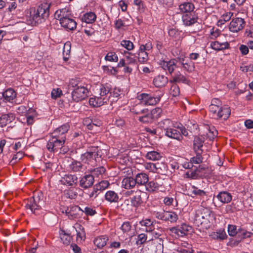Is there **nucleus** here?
I'll list each match as a JSON object with an SVG mask.
<instances>
[{"instance_id": "nucleus-55", "label": "nucleus", "mask_w": 253, "mask_h": 253, "mask_svg": "<svg viewBox=\"0 0 253 253\" xmlns=\"http://www.w3.org/2000/svg\"><path fill=\"white\" fill-rule=\"evenodd\" d=\"M145 232L146 233H143V242L153 240V231H145Z\"/></svg>"}, {"instance_id": "nucleus-12", "label": "nucleus", "mask_w": 253, "mask_h": 253, "mask_svg": "<svg viewBox=\"0 0 253 253\" xmlns=\"http://www.w3.org/2000/svg\"><path fill=\"white\" fill-rule=\"evenodd\" d=\"M182 19L184 25L190 26L197 22L198 16L195 13H185L183 15Z\"/></svg>"}, {"instance_id": "nucleus-39", "label": "nucleus", "mask_w": 253, "mask_h": 253, "mask_svg": "<svg viewBox=\"0 0 253 253\" xmlns=\"http://www.w3.org/2000/svg\"><path fill=\"white\" fill-rule=\"evenodd\" d=\"M141 203V191L139 190L135 192V195L131 199V203L134 206L137 207L140 206Z\"/></svg>"}, {"instance_id": "nucleus-31", "label": "nucleus", "mask_w": 253, "mask_h": 253, "mask_svg": "<svg viewBox=\"0 0 253 253\" xmlns=\"http://www.w3.org/2000/svg\"><path fill=\"white\" fill-rule=\"evenodd\" d=\"M194 8V5L189 2H184L179 5V9L180 11L185 13H191Z\"/></svg>"}, {"instance_id": "nucleus-15", "label": "nucleus", "mask_w": 253, "mask_h": 253, "mask_svg": "<svg viewBox=\"0 0 253 253\" xmlns=\"http://www.w3.org/2000/svg\"><path fill=\"white\" fill-rule=\"evenodd\" d=\"M170 83H183L189 85L190 81L179 72H176L169 81Z\"/></svg>"}, {"instance_id": "nucleus-48", "label": "nucleus", "mask_w": 253, "mask_h": 253, "mask_svg": "<svg viewBox=\"0 0 253 253\" xmlns=\"http://www.w3.org/2000/svg\"><path fill=\"white\" fill-rule=\"evenodd\" d=\"M70 169L74 171H81L83 168V165L80 162L74 161L70 166Z\"/></svg>"}, {"instance_id": "nucleus-62", "label": "nucleus", "mask_w": 253, "mask_h": 253, "mask_svg": "<svg viewBox=\"0 0 253 253\" xmlns=\"http://www.w3.org/2000/svg\"><path fill=\"white\" fill-rule=\"evenodd\" d=\"M32 19L33 22H34L35 24H39L41 23L42 19L40 14L38 15V12L37 11L33 15Z\"/></svg>"}, {"instance_id": "nucleus-7", "label": "nucleus", "mask_w": 253, "mask_h": 253, "mask_svg": "<svg viewBox=\"0 0 253 253\" xmlns=\"http://www.w3.org/2000/svg\"><path fill=\"white\" fill-rule=\"evenodd\" d=\"M88 89L84 86L80 85L75 88L72 92V99L75 102H79L84 99L88 96Z\"/></svg>"}, {"instance_id": "nucleus-10", "label": "nucleus", "mask_w": 253, "mask_h": 253, "mask_svg": "<svg viewBox=\"0 0 253 253\" xmlns=\"http://www.w3.org/2000/svg\"><path fill=\"white\" fill-rule=\"evenodd\" d=\"M178 63L180 64L182 67L188 72H192L194 70V63L190 60H187L184 56H180L177 57Z\"/></svg>"}, {"instance_id": "nucleus-8", "label": "nucleus", "mask_w": 253, "mask_h": 253, "mask_svg": "<svg viewBox=\"0 0 253 253\" xmlns=\"http://www.w3.org/2000/svg\"><path fill=\"white\" fill-rule=\"evenodd\" d=\"M245 25L244 19L240 17L233 18L229 25V30L233 33H237L241 31Z\"/></svg>"}, {"instance_id": "nucleus-4", "label": "nucleus", "mask_w": 253, "mask_h": 253, "mask_svg": "<svg viewBox=\"0 0 253 253\" xmlns=\"http://www.w3.org/2000/svg\"><path fill=\"white\" fill-rule=\"evenodd\" d=\"M66 140L65 136L60 138L51 137L47 143V149L50 152H57L64 144Z\"/></svg>"}, {"instance_id": "nucleus-37", "label": "nucleus", "mask_w": 253, "mask_h": 253, "mask_svg": "<svg viewBox=\"0 0 253 253\" xmlns=\"http://www.w3.org/2000/svg\"><path fill=\"white\" fill-rule=\"evenodd\" d=\"M81 208L78 206H72L68 208L66 210V215L71 219H73L77 216V214L75 212L77 210H80Z\"/></svg>"}, {"instance_id": "nucleus-9", "label": "nucleus", "mask_w": 253, "mask_h": 253, "mask_svg": "<svg viewBox=\"0 0 253 253\" xmlns=\"http://www.w3.org/2000/svg\"><path fill=\"white\" fill-rule=\"evenodd\" d=\"M177 58L171 59L169 61H162L160 63L161 67L171 75L177 67Z\"/></svg>"}, {"instance_id": "nucleus-59", "label": "nucleus", "mask_w": 253, "mask_h": 253, "mask_svg": "<svg viewBox=\"0 0 253 253\" xmlns=\"http://www.w3.org/2000/svg\"><path fill=\"white\" fill-rule=\"evenodd\" d=\"M62 91L59 88L53 89L51 91V97L52 98L56 99L60 97Z\"/></svg>"}, {"instance_id": "nucleus-20", "label": "nucleus", "mask_w": 253, "mask_h": 253, "mask_svg": "<svg viewBox=\"0 0 253 253\" xmlns=\"http://www.w3.org/2000/svg\"><path fill=\"white\" fill-rule=\"evenodd\" d=\"M71 17V14L67 8H63L57 10L55 13V17L56 19L61 21V20L67 19Z\"/></svg>"}, {"instance_id": "nucleus-29", "label": "nucleus", "mask_w": 253, "mask_h": 253, "mask_svg": "<svg viewBox=\"0 0 253 253\" xmlns=\"http://www.w3.org/2000/svg\"><path fill=\"white\" fill-rule=\"evenodd\" d=\"M174 123L169 119H164L160 121L158 126L159 127L165 131V133L169 130L174 125Z\"/></svg>"}, {"instance_id": "nucleus-63", "label": "nucleus", "mask_w": 253, "mask_h": 253, "mask_svg": "<svg viewBox=\"0 0 253 253\" xmlns=\"http://www.w3.org/2000/svg\"><path fill=\"white\" fill-rule=\"evenodd\" d=\"M216 237H214L217 239L224 240L226 237V235L225 232L224 231H219L216 232Z\"/></svg>"}, {"instance_id": "nucleus-6", "label": "nucleus", "mask_w": 253, "mask_h": 253, "mask_svg": "<svg viewBox=\"0 0 253 253\" xmlns=\"http://www.w3.org/2000/svg\"><path fill=\"white\" fill-rule=\"evenodd\" d=\"M42 193H38L37 195L31 197L25 205L27 209H29L32 212H35L36 210H39L41 208V204L42 201L41 200L40 197Z\"/></svg>"}, {"instance_id": "nucleus-13", "label": "nucleus", "mask_w": 253, "mask_h": 253, "mask_svg": "<svg viewBox=\"0 0 253 253\" xmlns=\"http://www.w3.org/2000/svg\"><path fill=\"white\" fill-rule=\"evenodd\" d=\"M165 134L169 138L177 140H180L182 139V136L179 132V126H176L175 125L166 131Z\"/></svg>"}, {"instance_id": "nucleus-61", "label": "nucleus", "mask_w": 253, "mask_h": 253, "mask_svg": "<svg viewBox=\"0 0 253 253\" xmlns=\"http://www.w3.org/2000/svg\"><path fill=\"white\" fill-rule=\"evenodd\" d=\"M88 152L96 158H97L99 155L98 147H92L90 148Z\"/></svg>"}, {"instance_id": "nucleus-44", "label": "nucleus", "mask_w": 253, "mask_h": 253, "mask_svg": "<svg viewBox=\"0 0 253 253\" xmlns=\"http://www.w3.org/2000/svg\"><path fill=\"white\" fill-rule=\"evenodd\" d=\"M232 16L233 13L230 12L224 14L218 21V25H222L229 21Z\"/></svg>"}, {"instance_id": "nucleus-52", "label": "nucleus", "mask_w": 253, "mask_h": 253, "mask_svg": "<svg viewBox=\"0 0 253 253\" xmlns=\"http://www.w3.org/2000/svg\"><path fill=\"white\" fill-rule=\"evenodd\" d=\"M121 44L128 50H131L133 48V44L130 41L123 40L121 42Z\"/></svg>"}, {"instance_id": "nucleus-38", "label": "nucleus", "mask_w": 253, "mask_h": 253, "mask_svg": "<svg viewBox=\"0 0 253 253\" xmlns=\"http://www.w3.org/2000/svg\"><path fill=\"white\" fill-rule=\"evenodd\" d=\"M178 219L177 214L171 211H166L165 214V221H169L170 222H175Z\"/></svg>"}, {"instance_id": "nucleus-50", "label": "nucleus", "mask_w": 253, "mask_h": 253, "mask_svg": "<svg viewBox=\"0 0 253 253\" xmlns=\"http://www.w3.org/2000/svg\"><path fill=\"white\" fill-rule=\"evenodd\" d=\"M24 156V153L22 151H19L13 156L10 163L12 165L15 164L19 160H21Z\"/></svg>"}, {"instance_id": "nucleus-28", "label": "nucleus", "mask_w": 253, "mask_h": 253, "mask_svg": "<svg viewBox=\"0 0 253 253\" xmlns=\"http://www.w3.org/2000/svg\"><path fill=\"white\" fill-rule=\"evenodd\" d=\"M105 200L110 203H117L119 201V196L114 191H108L105 195Z\"/></svg>"}, {"instance_id": "nucleus-43", "label": "nucleus", "mask_w": 253, "mask_h": 253, "mask_svg": "<svg viewBox=\"0 0 253 253\" xmlns=\"http://www.w3.org/2000/svg\"><path fill=\"white\" fill-rule=\"evenodd\" d=\"M169 93L173 97L177 96L180 94V88L177 84L171 83Z\"/></svg>"}, {"instance_id": "nucleus-26", "label": "nucleus", "mask_w": 253, "mask_h": 253, "mask_svg": "<svg viewBox=\"0 0 253 253\" xmlns=\"http://www.w3.org/2000/svg\"><path fill=\"white\" fill-rule=\"evenodd\" d=\"M217 199L221 203H228L232 200V195L226 191H221L216 196Z\"/></svg>"}, {"instance_id": "nucleus-27", "label": "nucleus", "mask_w": 253, "mask_h": 253, "mask_svg": "<svg viewBox=\"0 0 253 253\" xmlns=\"http://www.w3.org/2000/svg\"><path fill=\"white\" fill-rule=\"evenodd\" d=\"M210 45L215 50H222L228 49L229 47V44L228 42H219L218 41L211 42Z\"/></svg>"}, {"instance_id": "nucleus-51", "label": "nucleus", "mask_w": 253, "mask_h": 253, "mask_svg": "<svg viewBox=\"0 0 253 253\" xmlns=\"http://www.w3.org/2000/svg\"><path fill=\"white\" fill-rule=\"evenodd\" d=\"M228 234L230 236H234L239 234V230L237 231L236 226L233 225H229L228 227Z\"/></svg>"}, {"instance_id": "nucleus-23", "label": "nucleus", "mask_w": 253, "mask_h": 253, "mask_svg": "<svg viewBox=\"0 0 253 253\" xmlns=\"http://www.w3.org/2000/svg\"><path fill=\"white\" fill-rule=\"evenodd\" d=\"M143 186H145V188L146 191L148 192H153L154 191L157 187L156 184L153 182H148V175L143 173Z\"/></svg>"}, {"instance_id": "nucleus-24", "label": "nucleus", "mask_w": 253, "mask_h": 253, "mask_svg": "<svg viewBox=\"0 0 253 253\" xmlns=\"http://www.w3.org/2000/svg\"><path fill=\"white\" fill-rule=\"evenodd\" d=\"M204 141V137L203 136H195L193 141L194 150L203 151L202 148Z\"/></svg>"}, {"instance_id": "nucleus-19", "label": "nucleus", "mask_w": 253, "mask_h": 253, "mask_svg": "<svg viewBox=\"0 0 253 253\" xmlns=\"http://www.w3.org/2000/svg\"><path fill=\"white\" fill-rule=\"evenodd\" d=\"M159 97H155L150 94L143 93V104L146 105H154L159 102Z\"/></svg>"}, {"instance_id": "nucleus-5", "label": "nucleus", "mask_w": 253, "mask_h": 253, "mask_svg": "<svg viewBox=\"0 0 253 253\" xmlns=\"http://www.w3.org/2000/svg\"><path fill=\"white\" fill-rule=\"evenodd\" d=\"M191 229V227L186 224H182L181 225L171 227L169 229L170 234L175 237H183L187 235L188 232Z\"/></svg>"}, {"instance_id": "nucleus-41", "label": "nucleus", "mask_w": 253, "mask_h": 253, "mask_svg": "<svg viewBox=\"0 0 253 253\" xmlns=\"http://www.w3.org/2000/svg\"><path fill=\"white\" fill-rule=\"evenodd\" d=\"M105 171L106 169L103 167H99L90 170V172H91L90 174H92L93 177L95 176L99 178L100 177H102V176L105 173Z\"/></svg>"}, {"instance_id": "nucleus-33", "label": "nucleus", "mask_w": 253, "mask_h": 253, "mask_svg": "<svg viewBox=\"0 0 253 253\" xmlns=\"http://www.w3.org/2000/svg\"><path fill=\"white\" fill-rule=\"evenodd\" d=\"M196 156L190 159V165L193 166V164H200L203 161V157L202 156L203 151H194Z\"/></svg>"}, {"instance_id": "nucleus-64", "label": "nucleus", "mask_w": 253, "mask_h": 253, "mask_svg": "<svg viewBox=\"0 0 253 253\" xmlns=\"http://www.w3.org/2000/svg\"><path fill=\"white\" fill-rule=\"evenodd\" d=\"M131 228V226L129 222H124L122 226H121V229L123 230L124 232H127L129 231H130Z\"/></svg>"}, {"instance_id": "nucleus-40", "label": "nucleus", "mask_w": 253, "mask_h": 253, "mask_svg": "<svg viewBox=\"0 0 253 253\" xmlns=\"http://www.w3.org/2000/svg\"><path fill=\"white\" fill-rule=\"evenodd\" d=\"M96 157L89 153L88 151L81 156V160L83 162L88 164L91 165L93 161L96 160Z\"/></svg>"}, {"instance_id": "nucleus-47", "label": "nucleus", "mask_w": 253, "mask_h": 253, "mask_svg": "<svg viewBox=\"0 0 253 253\" xmlns=\"http://www.w3.org/2000/svg\"><path fill=\"white\" fill-rule=\"evenodd\" d=\"M109 185V183L107 180H102L98 183L95 184V189L98 191H103L106 189Z\"/></svg>"}, {"instance_id": "nucleus-36", "label": "nucleus", "mask_w": 253, "mask_h": 253, "mask_svg": "<svg viewBox=\"0 0 253 253\" xmlns=\"http://www.w3.org/2000/svg\"><path fill=\"white\" fill-rule=\"evenodd\" d=\"M96 19V14L93 12H89L85 13L82 19L83 21L86 23H92Z\"/></svg>"}, {"instance_id": "nucleus-57", "label": "nucleus", "mask_w": 253, "mask_h": 253, "mask_svg": "<svg viewBox=\"0 0 253 253\" xmlns=\"http://www.w3.org/2000/svg\"><path fill=\"white\" fill-rule=\"evenodd\" d=\"M239 234L243 236V238L251 237L253 233L251 232H248L243 229H239Z\"/></svg>"}, {"instance_id": "nucleus-54", "label": "nucleus", "mask_w": 253, "mask_h": 253, "mask_svg": "<svg viewBox=\"0 0 253 253\" xmlns=\"http://www.w3.org/2000/svg\"><path fill=\"white\" fill-rule=\"evenodd\" d=\"M208 127V132H207V137L210 140H211L214 139V138L217 135V131L214 130V128H212L211 129H210L209 126H207V128Z\"/></svg>"}, {"instance_id": "nucleus-18", "label": "nucleus", "mask_w": 253, "mask_h": 253, "mask_svg": "<svg viewBox=\"0 0 253 253\" xmlns=\"http://www.w3.org/2000/svg\"><path fill=\"white\" fill-rule=\"evenodd\" d=\"M16 95V92L12 88H9L2 93L3 100L5 102H13Z\"/></svg>"}, {"instance_id": "nucleus-14", "label": "nucleus", "mask_w": 253, "mask_h": 253, "mask_svg": "<svg viewBox=\"0 0 253 253\" xmlns=\"http://www.w3.org/2000/svg\"><path fill=\"white\" fill-rule=\"evenodd\" d=\"M50 4L47 2L40 4L37 10L38 15L40 14L42 19L47 18L49 15Z\"/></svg>"}, {"instance_id": "nucleus-3", "label": "nucleus", "mask_w": 253, "mask_h": 253, "mask_svg": "<svg viewBox=\"0 0 253 253\" xmlns=\"http://www.w3.org/2000/svg\"><path fill=\"white\" fill-rule=\"evenodd\" d=\"M213 216V212L210 209L202 208L196 212L194 222L198 226L201 225L203 228L208 229L210 227Z\"/></svg>"}, {"instance_id": "nucleus-34", "label": "nucleus", "mask_w": 253, "mask_h": 253, "mask_svg": "<svg viewBox=\"0 0 253 253\" xmlns=\"http://www.w3.org/2000/svg\"><path fill=\"white\" fill-rule=\"evenodd\" d=\"M25 115L27 124L28 125L33 124L34 122V118L37 116L35 110L33 108H29Z\"/></svg>"}, {"instance_id": "nucleus-21", "label": "nucleus", "mask_w": 253, "mask_h": 253, "mask_svg": "<svg viewBox=\"0 0 253 253\" xmlns=\"http://www.w3.org/2000/svg\"><path fill=\"white\" fill-rule=\"evenodd\" d=\"M15 119V115L13 113L3 114L0 117V126L1 127L6 126L11 123Z\"/></svg>"}, {"instance_id": "nucleus-46", "label": "nucleus", "mask_w": 253, "mask_h": 253, "mask_svg": "<svg viewBox=\"0 0 253 253\" xmlns=\"http://www.w3.org/2000/svg\"><path fill=\"white\" fill-rule=\"evenodd\" d=\"M154 226L153 225V222L150 219H147L143 221V231H153Z\"/></svg>"}, {"instance_id": "nucleus-2", "label": "nucleus", "mask_w": 253, "mask_h": 253, "mask_svg": "<svg viewBox=\"0 0 253 253\" xmlns=\"http://www.w3.org/2000/svg\"><path fill=\"white\" fill-rule=\"evenodd\" d=\"M209 111L213 118L227 119L230 115L231 111L229 107L222 106L221 101L218 98H213L209 107Z\"/></svg>"}, {"instance_id": "nucleus-45", "label": "nucleus", "mask_w": 253, "mask_h": 253, "mask_svg": "<svg viewBox=\"0 0 253 253\" xmlns=\"http://www.w3.org/2000/svg\"><path fill=\"white\" fill-rule=\"evenodd\" d=\"M71 48V44L70 42H66L64 45L63 48V54L64 56V59L65 60H67L68 59V57H66L65 56L66 55V56H69L70 53Z\"/></svg>"}, {"instance_id": "nucleus-17", "label": "nucleus", "mask_w": 253, "mask_h": 253, "mask_svg": "<svg viewBox=\"0 0 253 253\" xmlns=\"http://www.w3.org/2000/svg\"><path fill=\"white\" fill-rule=\"evenodd\" d=\"M60 23L63 27L70 30H73L76 28V22L71 17L61 20Z\"/></svg>"}, {"instance_id": "nucleus-42", "label": "nucleus", "mask_w": 253, "mask_h": 253, "mask_svg": "<svg viewBox=\"0 0 253 253\" xmlns=\"http://www.w3.org/2000/svg\"><path fill=\"white\" fill-rule=\"evenodd\" d=\"M145 152H147L146 158L147 159L155 161L159 160L161 157L160 154L156 151H152L149 152L145 150Z\"/></svg>"}, {"instance_id": "nucleus-58", "label": "nucleus", "mask_w": 253, "mask_h": 253, "mask_svg": "<svg viewBox=\"0 0 253 253\" xmlns=\"http://www.w3.org/2000/svg\"><path fill=\"white\" fill-rule=\"evenodd\" d=\"M80 210L84 212L87 215L92 216L96 213V211L95 210L89 207H85L84 208V210H82L81 209Z\"/></svg>"}, {"instance_id": "nucleus-35", "label": "nucleus", "mask_w": 253, "mask_h": 253, "mask_svg": "<svg viewBox=\"0 0 253 253\" xmlns=\"http://www.w3.org/2000/svg\"><path fill=\"white\" fill-rule=\"evenodd\" d=\"M108 240V238L107 236H100L94 239V244L98 248H102L106 245Z\"/></svg>"}, {"instance_id": "nucleus-56", "label": "nucleus", "mask_w": 253, "mask_h": 253, "mask_svg": "<svg viewBox=\"0 0 253 253\" xmlns=\"http://www.w3.org/2000/svg\"><path fill=\"white\" fill-rule=\"evenodd\" d=\"M196 171L198 172L204 173V174L209 173L210 170L208 167L205 165H200L196 169Z\"/></svg>"}, {"instance_id": "nucleus-32", "label": "nucleus", "mask_w": 253, "mask_h": 253, "mask_svg": "<svg viewBox=\"0 0 253 253\" xmlns=\"http://www.w3.org/2000/svg\"><path fill=\"white\" fill-rule=\"evenodd\" d=\"M60 238L62 243L66 245H68L71 242L72 237L70 234L66 232L64 230L60 229L59 231Z\"/></svg>"}, {"instance_id": "nucleus-25", "label": "nucleus", "mask_w": 253, "mask_h": 253, "mask_svg": "<svg viewBox=\"0 0 253 253\" xmlns=\"http://www.w3.org/2000/svg\"><path fill=\"white\" fill-rule=\"evenodd\" d=\"M168 78L164 75H159L156 77L153 81L154 85L158 87L165 86L168 83Z\"/></svg>"}, {"instance_id": "nucleus-1", "label": "nucleus", "mask_w": 253, "mask_h": 253, "mask_svg": "<svg viewBox=\"0 0 253 253\" xmlns=\"http://www.w3.org/2000/svg\"><path fill=\"white\" fill-rule=\"evenodd\" d=\"M110 89V86L109 84H100L96 87V95L93 97H91L89 100L90 105L94 107H98L106 103L110 97L108 96Z\"/></svg>"}, {"instance_id": "nucleus-30", "label": "nucleus", "mask_w": 253, "mask_h": 253, "mask_svg": "<svg viewBox=\"0 0 253 253\" xmlns=\"http://www.w3.org/2000/svg\"><path fill=\"white\" fill-rule=\"evenodd\" d=\"M136 182L138 181L135 180V179L132 177H126L122 181V186L125 189H130L135 185Z\"/></svg>"}, {"instance_id": "nucleus-53", "label": "nucleus", "mask_w": 253, "mask_h": 253, "mask_svg": "<svg viewBox=\"0 0 253 253\" xmlns=\"http://www.w3.org/2000/svg\"><path fill=\"white\" fill-rule=\"evenodd\" d=\"M105 58L106 60L113 62H116L118 60L117 55L114 52H109Z\"/></svg>"}, {"instance_id": "nucleus-11", "label": "nucleus", "mask_w": 253, "mask_h": 253, "mask_svg": "<svg viewBox=\"0 0 253 253\" xmlns=\"http://www.w3.org/2000/svg\"><path fill=\"white\" fill-rule=\"evenodd\" d=\"M94 181V177L92 174H86L80 180V186L84 189H87L92 186Z\"/></svg>"}, {"instance_id": "nucleus-60", "label": "nucleus", "mask_w": 253, "mask_h": 253, "mask_svg": "<svg viewBox=\"0 0 253 253\" xmlns=\"http://www.w3.org/2000/svg\"><path fill=\"white\" fill-rule=\"evenodd\" d=\"M165 212L166 211H155L154 212V215L158 219L164 220L165 218Z\"/></svg>"}, {"instance_id": "nucleus-49", "label": "nucleus", "mask_w": 253, "mask_h": 253, "mask_svg": "<svg viewBox=\"0 0 253 253\" xmlns=\"http://www.w3.org/2000/svg\"><path fill=\"white\" fill-rule=\"evenodd\" d=\"M191 192L192 194L195 196L203 197L206 195V193L204 190L199 189L195 186H192Z\"/></svg>"}, {"instance_id": "nucleus-16", "label": "nucleus", "mask_w": 253, "mask_h": 253, "mask_svg": "<svg viewBox=\"0 0 253 253\" xmlns=\"http://www.w3.org/2000/svg\"><path fill=\"white\" fill-rule=\"evenodd\" d=\"M69 128V125L68 124H65L55 129L51 133V137L58 138L62 136H65V134L68 131Z\"/></svg>"}, {"instance_id": "nucleus-22", "label": "nucleus", "mask_w": 253, "mask_h": 253, "mask_svg": "<svg viewBox=\"0 0 253 253\" xmlns=\"http://www.w3.org/2000/svg\"><path fill=\"white\" fill-rule=\"evenodd\" d=\"M78 178L76 175L72 174H66L64 177H62L60 180L61 182L63 184H67L68 185H73L77 182Z\"/></svg>"}]
</instances>
